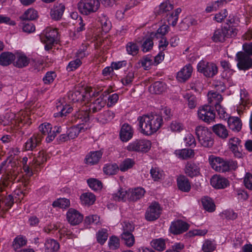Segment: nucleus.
I'll return each mask as SVG.
<instances>
[{
  "label": "nucleus",
  "instance_id": "1",
  "mask_svg": "<svg viewBox=\"0 0 252 252\" xmlns=\"http://www.w3.org/2000/svg\"><path fill=\"white\" fill-rule=\"evenodd\" d=\"M39 130L38 133H34L25 143V147L26 150H33L40 144L42 138L45 135H47L46 141L47 142L52 141L57 134L61 132L62 128L60 126L52 127L50 124L45 123L39 126Z\"/></svg>",
  "mask_w": 252,
  "mask_h": 252
},
{
  "label": "nucleus",
  "instance_id": "2",
  "mask_svg": "<svg viewBox=\"0 0 252 252\" xmlns=\"http://www.w3.org/2000/svg\"><path fill=\"white\" fill-rule=\"evenodd\" d=\"M195 133L199 142L202 146L206 148L213 146L214 144L213 134L207 127L198 126L195 128Z\"/></svg>",
  "mask_w": 252,
  "mask_h": 252
},
{
  "label": "nucleus",
  "instance_id": "3",
  "mask_svg": "<svg viewBox=\"0 0 252 252\" xmlns=\"http://www.w3.org/2000/svg\"><path fill=\"white\" fill-rule=\"evenodd\" d=\"M99 5L98 0H81L78 3L77 7L82 14L88 15L96 12Z\"/></svg>",
  "mask_w": 252,
  "mask_h": 252
},
{
  "label": "nucleus",
  "instance_id": "4",
  "mask_svg": "<svg viewBox=\"0 0 252 252\" xmlns=\"http://www.w3.org/2000/svg\"><path fill=\"white\" fill-rule=\"evenodd\" d=\"M58 32L56 29L47 28L40 35L41 41L45 44V49L47 51L52 48Z\"/></svg>",
  "mask_w": 252,
  "mask_h": 252
},
{
  "label": "nucleus",
  "instance_id": "5",
  "mask_svg": "<svg viewBox=\"0 0 252 252\" xmlns=\"http://www.w3.org/2000/svg\"><path fill=\"white\" fill-rule=\"evenodd\" d=\"M209 162L211 167L216 171L220 172H225L230 169L231 165L233 162H228L223 160L220 157L211 155L209 158Z\"/></svg>",
  "mask_w": 252,
  "mask_h": 252
},
{
  "label": "nucleus",
  "instance_id": "6",
  "mask_svg": "<svg viewBox=\"0 0 252 252\" xmlns=\"http://www.w3.org/2000/svg\"><path fill=\"white\" fill-rule=\"evenodd\" d=\"M151 142L147 139H137L129 143L127 147L129 151L146 153L151 148Z\"/></svg>",
  "mask_w": 252,
  "mask_h": 252
},
{
  "label": "nucleus",
  "instance_id": "7",
  "mask_svg": "<svg viewBox=\"0 0 252 252\" xmlns=\"http://www.w3.org/2000/svg\"><path fill=\"white\" fill-rule=\"evenodd\" d=\"M197 70L206 77H213L218 73V67L216 64L204 61H200L197 64Z\"/></svg>",
  "mask_w": 252,
  "mask_h": 252
},
{
  "label": "nucleus",
  "instance_id": "8",
  "mask_svg": "<svg viewBox=\"0 0 252 252\" xmlns=\"http://www.w3.org/2000/svg\"><path fill=\"white\" fill-rule=\"evenodd\" d=\"M198 116L199 118L204 122L210 123L215 121L216 115L211 105H205L199 107Z\"/></svg>",
  "mask_w": 252,
  "mask_h": 252
},
{
  "label": "nucleus",
  "instance_id": "9",
  "mask_svg": "<svg viewBox=\"0 0 252 252\" xmlns=\"http://www.w3.org/2000/svg\"><path fill=\"white\" fill-rule=\"evenodd\" d=\"M161 211L162 208L158 203L152 202L146 211L145 219L148 221H154L160 217Z\"/></svg>",
  "mask_w": 252,
  "mask_h": 252
},
{
  "label": "nucleus",
  "instance_id": "10",
  "mask_svg": "<svg viewBox=\"0 0 252 252\" xmlns=\"http://www.w3.org/2000/svg\"><path fill=\"white\" fill-rule=\"evenodd\" d=\"M237 66L240 70H246L252 67V60L250 56L243 52L236 55Z\"/></svg>",
  "mask_w": 252,
  "mask_h": 252
},
{
  "label": "nucleus",
  "instance_id": "11",
  "mask_svg": "<svg viewBox=\"0 0 252 252\" xmlns=\"http://www.w3.org/2000/svg\"><path fill=\"white\" fill-rule=\"evenodd\" d=\"M19 170L15 162L10 161L3 173V180L6 181H14L19 173Z\"/></svg>",
  "mask_w": 252,
  "mask_h": 252
},
{
  "label": "nucleus",
  "instance_id": "12",
  "mask_svg": "<svg viewBox=\"0 0 252 252\" xmlns=\"http://www.w3.org/2000/svg\"><path fill=\"white\" fill-rule=\"evenodd\" d=\"M92 92V91L89 90H85L83 92L79 91H70L68 93L67 96L69 100L74 102L84 101L88 100L91 96H95L94 93L91 94Z\"/></svg>",
  "mask_w": 252,
  "mask_h": 252
},
{
  "label": "nucleus",
  "instance_id": "13",
  "mask_svg": "<svg viewBox=\"0 0 252 252\" xmlns=\"http://www.w3.org/2000/svg\"><path fill=\"white\" fill-rule=\"evenodd\" d=\"M189 228V224L182 220H177L172 222L170 230L172 234L177 235L183 233Z\"/></svg>",
  "mask_w": 252,
  "mask_h": 252
},
{
  "label": "nucleus",
  "instance_id": "14",
  "mask_svg": "<svg viewBox=\"0 0 252 252\" xmlns=\"http://www.w3.org/2000/svg\"><path fill=\"white\" fill-rule=\"evenodd\" d=\"M150 127L149 135L156 132L161 126L163 119L162 116L158 115H150Z\"/></svg>",
  "mask_w": 252,
  "mask_h": 252
},
{
  "label": "nucleus",
  "instance_id": "15",
  "mask_svg": "<svg viewBox=\"0 0 252 252\" xmlns=\"http://www.w3.org/2000/svg\"><path fill=\"white\" fill-rule=\"evenodd\" d=\"M66 218L71 225H76L82 221L83 216L77 210L70 208L66 213Z\"/></svg>",
  "mask_w": 252,
  "mask_h": 252
},
{
  "label": "nucleus",
  "instance_id": "16",
  "mask_svg": "<svg viewBox=\"0 0 252 252\" xmlns=\"http://www.w3.org/2000/svg\"><path fill=\"white\" fill-rule=\"evenodd\" d=\"M128 225L129 226V228H124V231L121 235L122 240L124 241V243L128 247L132 246L135 242V239L134 236L129 232L132 231L134 230V227L131 225L130 223L126 224V227H128Z\"/></svg>",
  "mask_w": 252,
  "mask_h": 252
},
{
  "label": "nucleus",
  "instance_id": "17",
  "mask_svg": "<svg viewBox=\"0 0 252 252\" xmlns=\"http://www.w3.org/2000/svg\"><path fill=\"white\" fill-rule=\"evenodd\" d=\"M102 154L100 150L90 152L86 156L84 162L90 166L97 164L102 158Z\"/></svg>",
  "mask_w": 252,
  "mask_h": 252
},
{
  "label": "nucleus",
  "instance_id": "18",
  "mask_svg": "<svg viewBox=\"0 0 252 252\" xmlns=\"http://www.w3.org/2000/svg\"><path fill=\"white\" fill-rule=\"evenodd\" d=\"M137 121L141 133L146 135H149L150 118L149 115H144L139 116Z\"/></svg>",
  "mask_w": 252,
  "mask_h": 252
},
{
  "label": "nucleus",
  "instance_id": "19",
  "mask_svg": "<svg viewBox=\"0 0 252 252\" xmlns=\"http://www.w3.org/2000/svg\"><path fill=\"white\" fill-rule=\"evenodd\" d=\"M211 185L216 189H224L229 186L228 181L220 176L214 175L211 179Z\"/></svg>",
  "mask_w": 252,
  "mask_h": 252
},
{
  "label": "nucleus",
  "instance_id": "20",
  "mask_svg": "<svg viewBox=\"0 0 252 252\" xmlns=\"http://www.w3.org/2000/svg\"><path fill=\"white\" fill-rule=\"evenodd\" d=\"M192 72V67L190 64L186 65L177 73V78L180 82H185L191 76Z\"/></svg>",
  "mask_w": 252,
  "mask_h": 252
},
{
  "label": "nucleus",
  "instance_id": "21",
  "mask_svg": "<svg viewBox=\"0 0 252 252\" xmlns=\"http://www.w3.org/2000/svg\"><path fill=\"white\" fill-rule=\"evenodd\" d=\"M173 5L167 1L160 4L158 8L156 10L157 15H160L163 18L168 17V15L172 12Z\"/></svg>",
  "mask_w": 252,
  "mask_h": 252
},
{
  "label": "nucleus",
  "instance_id": "22",
  "mask_svg": "<svg viewBox=\"0 0 252 252\" xmlns=\"http://www.w3.org/2000/svg\"><path fill=\"white\" fill-rule=\"evenodd\" d=\"M133 131L132 127L127 124H124L120 132L121 140L123 142H127L133 136Z\"/></svg>",
  "mask_w": 252,
  "mask_h": 252
},
{
  "label": "nucleus",
  "instance_id": "23",
  "mask_svg": "<svg viewBox=\"0 0 252 252\" xmlns=\"http://www.w3.org/2000/svg\"><path fill=\"white\" fill-rule=\"evenodd\" d=\"M15 57V61L13 62V64L18 68L26 67L30 63V59L24 54L17 53Z\"/></svg>",
  "mask_w": 252,
  "mask_h": 252
},
{
  "label": "nucleus",
  "instance_id": "24",
  "mask_svg": "<svg viewBox=\"0 0 252 252\" xmlns=\"http://www.w3.org/2000/svg\"><path fill=\"white\" fill-rule=\"evenodd\" d=\"M178 189L185 192H188L191 189V185L189 179L185 176H179L177 180Z\"/></svg>",
  "mask_w": 252,
  "mask_h": 252
},
{
  "label": "nucleus",
  "instance_id": "25",
  "mask_svg": "<svg viewBox=\"0 0 252 252\" xmlns=\"http://www.w3.org/2000/svg\"><path fill=\"white\" fill-rule=\"evenodd\" d=\"M213 131L222 139H226L228 136V131L225 126L221 124H216L212 127Z\"/></svg>",
  "mask_w": 252,
  "mask_h": 252
},
{
  "label": "nucleus",
  "instance_id": "26",
  "mask_svg": "<svg viewBox=\"0 0 252 252\" xmlns=\"http://www.w3.org/2000/svg\"><path fill=\"white\" fill-rule=\"evenodd\" d=\"M106 100L101 96H99L90 105L89 111L91 113H94L100 111L105 105Z\"/></svg>",
  "mask_w": 252,
  "mask_h": 252
},
{
  "label": "nucleus",
  "instance_id": "27",
  "mask_svg": "<svg viewBox=\"0 0 252 252\" xmlns=\"http://www.w3.org/2000/svg\"><path fill=\"white\" fill-rule=\"evenodd\" d=\"M229 128L234 132H239L241 130L242 126L241 120L237 117H230L227 120Z\"/></svg>",
  "mask_w": 252,
  "mask_h": 252
},
{
  "label": "nucleus",
  "instance_id": "28",
  "mask_svg": "<svg viewBox=\"0 0 252 252\" xmlns=\"http://www.w3.org/2000/svg\"><path fill=\"white\" fill-rule=\"evenodd\" d=\"M65 6L63 4L60 3L55 5L51 10L50 15L53 19L58 20L61 18L64 11Z\"/></svg>",
  "mask_w": 252,
  "mask_h": 252
},
{
  "label": "nucleus",
  "instance_id": "29",
  "mask_svg": "<svg viewBox=\"0 0 252 252\" xmlns=\"http://www.w3.org/2000/svg\"><path fill=\"white\" fill-rule=\"evenodd\" d=\"M15 58V55L12 53L3 52L0 55V64L2 66H7L14 62Z\"/></svg>",
  "mask_w": 252,
  "mask_h": 252
},
{
  "label": "nucleus",
  "instance_id": "30",
  "mask_svg": "<svg viewBox=\"0 0 252 252\" xmlns=\"http://www.w3.org/2000/svg\"><path fill=\"white\" fill-rule=\"evenodd\" d=\"M144 193L145 190L143 188H135L131 191H128V200L130 201H136L142 198Z\"/></svg>",
  "mask_w": 252,
  "mask_h": 252
},
{
  "label": "nucleus",
  "instance_id": "31",
  "mask_svg": "<svg viewBox=\"0 0 252 252\" xmlns=\"http://www.w3.org/2000/svg\"><path fill=\"white\" fill-rule=\"evenodd\" d=\"M98 18L102 30L105 33L107 32L111 27L110 22L108 20L107 17L104 13L99 12Z\"/></svg>",
  "mask_w": 252,
  "mask_h": 252
},
{
  "label": "nucleus",
  "instance_id": "32",
  "mask_svg": "<svg viewBox=\"0 0 252 252\" xmlns=\"http://www.w3.org/2000/svg\"><path fill=\"white\" fill-rule=\"evenodd\" d=\"M199 170L198 166L192 162H188L185 169L186 174L190 177L197 176L199 174Z\"/></svg>",
  "mask_w": 252,
  "mask_h": 252
},
{
  "label": "nucleus",
  "instance_id": "33",
  "mask_svg": "<svg viewBox=\"0 0 252 252\" xmlns=\"http://www.w3.org/2000/svg\"><path fill=\"white\" fill-rule=\"evenodd\" d=\"M240 143L241 140L236 137H232L229 140V147L235 156L240 157L241 153L239 151V146H240Z\"/></svg>",
  "mask_w": 252,
  "mask_h": 252
},
{
  "label": "nucleus",
  "instance_id": "34",
  "mask_svg": "<svg viewBox=\"0 0 252 252\" xmlns=\"http://www.w3.org/2000/svg\"><path fill=\"white\" fill-rule=\"evenodd\" d=\"M208 103L212 105L216 106L222 100V97L220 94L217 92H210L208 94Z\"/></svg>",
  "mask_w": 252,
  "mask_h": 252
},
{
  "label": "nucleus",
  "instance_id": "35",
  "mask_svg": "<svg viewBox=\"0 0 252 252\" xmlns=\"http://www.w3.org/2000/svg\"><path fill=\"white\" fill-rule=\"evenodd\" d=\"M203 208L209 212H213L215 210L216 206L213 200L207 196L204 197L201 199Z\"/></svg>",
  "mask_w": 252,
  "mask_h": 252
},
{
  "label": "nucleus",
  "instance_id": "36",
  "mask_svg": "<svg viewBox=\"0 0 252 252\" xmlns=\"http://www.w3.org/2000/svg\"><path fill=\"white\" fill-rule=\"evenodd\" d=\"M45 247L46 252H55L59 250L60 245L57 241L50 239L46 240Z\"/></svg>",
  "mask_w": 252,
  "mask_h": 252
},
{
  "label": "nucleus",
  "instance_id": "37",
  "mask_svg": "<svg viewBox=\"0 0 252 252\" xmlns=\"http://www.w3.org/2000/svg\"><path fill=\"white\" fill-rule=\"evenodd\" d=\"M169 27L167 25H163L160 27L156 32H152L151 37L158 39L162 37H165L164 35L168 32Z\"/></svg>",
  "mask_w": 252,
  "mask_h": 252
},
{
  "label": "nucleus",
  "instance_id": "38",
  "mask_svg": "<svg viewBox=\"0 0 252 252\" xmlns=\"http://www.w3.org/2000/svg\"><path fill=\"white\" fill-rule=\"evenodd\" d=\"M80 199L82 204L90 206L94 203L95 196L91 192H86L81 195Z\"/></svg>",
  "mask_w": 252,
  "mask_h": 252
},
{
  "label": "nucleus",
  "instance_id": "39",
  "mask_svg": "<svg viewBox=\"0 0 252 252\" xmlns=\"http://www.w3.org/2000/svg\"><path fill=\"white\" fill-rule=\"evenodd\" d=\"M175 153L177 156L182 159L191 158L193 157L194 155V151L190 149H184L176 150L175 151Z\"/></svg>",
  "mask_w": 252,
  "mask_h": 252
},
{
  "label": "nucleus",
  "instance_id": "40",
  "mask_svg": "<svg viewBox=\"0 0 252 252\" xmlns=\"http://www.w3.org/2000/svg\"><path fill=\"white\" fill-rule=\"evenodd\" d=\"M182 10L180 8L176 9L175 12L170 13L168 17H165L169 25L174 27L177 24L178 20V15L181 13Z\"/></svg>",
  "mask_w": 252,
  "mask_h": 252
},
{
  "label": "nucleus",
  "instance_id": "41",
  "mask_svg": "<svg viewBox=\"0 0 252 252\" xmlns=\"http://www.w3.org/2000/svg\"><path fill=\"white\" fill-rule=\"evenodd\" d=\"M184 99L188 101V107L194 109L197 104V99L192 94L187 93L183 95Z\"/></svg>",
  "mask_w": 252,
  "mask_h": 252
},
{
  "label": "nucleus",
  "instance_id": "42",
  "mask_svg": "<svg viewBox=\"0 0 252 252\" xmlns=\"http://www.w3.org/2000/svg\"><path fill=\"white\" fill-rule=\"evenodd\" d=\"M221 66L223 68L224 72L222 73L223 78L228 79L230 75L233 73V70L231 69V65L230 63L225 60L220 61Z\"/></svg>",
  "mask_w": 252,
  "mask_h": 252
},
{
  "label": "nucleus",
  "instance_id": "43",
  "mask_svg": "<svg viewBox=\"0 0 252 252\" xmlns=\"http://www.w3.org/2000/svg\"><path fill=\"white\" fill-rule=\"evenodd\" d=\"M222 28L225 38L234 37L237 34V30L233 26L226 24Z\"/></svg>",
  "mask_w": 252,
  "mask_h": 252
},
{
  "label": "nucleus",
  "instance_id": "44",
  "mask_svg": "<svg viewBox=\"0 0 252 252\" xmlns=\"http://www.w3.org/2000/svg\"><path fill=\"white\" fill-rule=\"evenodd\" d=\"M151 245L153 248L158 251H163L166 248L165 240L162 238L153 240Z\"/></svg>",
  "mask_w": 252,
  "mask_h": 252
},
{
  "label": "nucleus",
  "instance_id": "45",
  "mask_svg": "<svg viewBox=\"0 0 252 252\" xmlns=\"http://www.w3.org/2000/svg\"><path fill=\"white\" fill-rule=\"evenodd\" d=\"M128 191L124 189L121 188L118 191L113 194V198L115 201H126L128 199Z\"/></svg>",
  "mask_w": 252,
  "mask_h": 252
},
{
  "label": "nucleus",
  "instance_id": "46",
  "mask_svg": "<svg viewBox=\"0 0 252 252\" xmlns=\"http://www.w3.org/2000/svg\"><path fill=\"white\" fill-rule=\"evenodd\" d=\"M37 17V12L34 9L29 8L21 17V19L24 21L33 20Z\"/></svg>",
  "mask_w": 252,
  "mask_h": 252
},
{
  "label": "nucleus",
  "instance_id": "47",
  "mask_svg": "<svg viewBox=\"0 0 252 252\" xmlns=\"http://www.w3.org/2000/svg\"><path fill=\"white\" fill-rule=\"evenodd\" d=\"M212 39L215 42H223L225 40L222 28L215 31Z\"/></svg>",
  "mask_w": 252,
  "mask_h": 252
},
{
  "label": "nucleus",
  "instance_id": "48",
  "mask_svg": "<svg viewBox=\"0 0 252 252\" xmlns=\"http://www.w3.org/2000/svg\"><path fill=\"white\" fill-rule=\"evenodd\" d=\"M90 114H91V113L89 111V109L85 110H82L77 112L75 114V117L78 120H81L80 122H79V123L86 122L89 119Z\"/></svg>",
  "mask_w": 252,
  "mask_h": 252
},
{
  "label": "nucleus",
  "instance_id": "49",
  "mask_svg": "<svg viewBox=\"0 0 252 252\" xmlns=\"http://www.w3.org/2000/svg\"><path fill=\"white\" fill-rule=\"evenodd\" d=\"M87 183L93 190L94 191L100 190L102 188L101 181L94 178H90L87 180Z\"/></svg>",
  "mask_w": 252,
  "mask_h": 252
},
{
  "label": "nucleus",
  "instance_id": "50",
  "mask_svg": "<svg viewBox=\"0 0 252 252\" xmlns=\"http://www.w3.org/2000/svg\"><path fill=\"white\" fill-rule=\"evenodd\" d=\"M135 164V161L131 158H126L120 165L119 169L123 172H125L129 169L131 168Z\"/></svg>",
  "mask_w": 252,
  "mask_h": 252
},
{
  "label": "nucleus",
  "instance_id": "51",
  "mask_svg": "<svg viewBox=\"0 0 252 252\" xmlns=\"http://www.w3.org/2000/svg\"><path fill=\"white\" fill-rule=\"evenodd\" d=\"M119 170V166L116 164H108L103 167L104 172L109 175L116 174Z\"/></svg>",
  "mask_w": 252,
  "mask_h": 252
},
{
  "label": "nucleus",
  "instance_id": "52",
  "mask_svg": "<svg viewBox=\"0 0 252 252\" xmlns=\"http://www.w3.org/2000/svg\"><path fill=\"white\" fill-rule=\"evenodd\" d=\"M127 53L133 56L136 55L139 51V47L137 44L132 42H128L126 45Z\"/></svg>",
  "mask_w": 252,
  "mask_h": 252
},
{
  "label": "nucleus",
  "instance_id": "53",
  "mask_svg": "<svg viewBox=\"0 0 252 252\" xmlns=\"http://www.w3.org/2000/svg\"><path fill=\"white\" fill-rule=\"evenodd\" d=\"M47 160L45 153L43 151L39 152L38 156L33 159V164L35 167L40 166Z\"/></svg>",
  "mask_w": 252,
  "mask_h": 252
},
{
  "label": "nucleus",
  "instance_id": "54",
  "mask_svg": "<svg viewBox=\"0 0 252 252\" xmlns=\"http://www.w3.org/2000/svg\"><path fill=\"white\" fill-rule=\"evenodd\" d=\"M115 117V113L110 111L107 110L103 112L100 115L99 119L100 121L103 123L111 121Z\"/></svg>",
  "mask_w": 252,
  "mask_h": 252
},
{
  "label": "nucleus",
  "instance_id": "55",
  "mask_svg": "<svg viewBox=\"0 0 252 252\" xmlns=\"http://www.w3.org/2000/svg\"><path fill=\"white\" fill-rule=\"evenodd\" d=\"M27 241L21 236L16 237L13 242L12 248L15 251L20 249L26 244Z\"/></svg>",
  "mask_w": 252,
  "mask_h": 252
},
{
  "label": "nucleus",
  "instance_id": "56",
  "mask_svg": "<svg viewBox=\"0 0 252 252\" xmlns=\"http://www.w3.org/2000/svg\"><path fill=\"white\" fill-rule=\"evenodd\" d=\"M153 89V93L156 94H160L164 91L165 84L160 81L155 82L152 86H151L150 89Z\"/></svg>",
  "mask_w": 252,
  "mask_h": 252
},
{
  "label": "nucleus",
  "instance_id": "57",
  "mask_svg": "<svg viewBox=\"0 0 252 252\" xmlns=\"http://www.w3.org/2000/svg\"><path fill=\"white\" fill-rule=\"evenodd\" d=\"M57 109L60 112L59 115L61 117L65 116L72 110V107L69 105H62L61 104L57 106Z\"/></svg>",
  "mask_w": 252,
  "mask_h": 252
},
{
  "label": "nucleus",
  "instance_id": "58",
  "mask_svg": "<svg viewBox=\"0 0 252 252\" xmlns=\"http://www.w3.org/2000/svg\"><path fill=\"white\" fill-rule=\"evenodd\" d=\"M69 200L64 198L58 199L53 203V206L54 207H58L61 208H67L69 207Z\"/></svg>",
  "mask_w": 252,
  "mask_h": 252
},
{
  "label": "nucleus",
  "instance_id": "59",
  "mask_svg": "<svg viewBox=\"0 0 252 252\" xmlns=\"http://www.w3.org/2000/svg\"><path fill=\"white\" fill-rule=\"evenodd\" d=\"M96 237L97 242L101 245L103 244L108 238L107 230L104 229L99 230L97 233Z\"/></svg>",
  "mask_w": 252,
  "mask_h": 252
},
{
  "label": "nucleus",
  "instance_id": "60",
  "mask_svg": "<svg viewBox=\"0 0 252 252\" xmlns=\"http://www.w3.org/2000/svg\"><path fill=\"white\" fill-rule=\"evenodd\" d=\"M154 38L151 37V34H150V37L146 39L142 46V51L143 52H146L152 49L154 44Z\"/></svg>",
  "mask_w": 252,
  "mask_h": 252
},
{
  "label": "nucleus",
  "instance_id": "61",
  "mask_svg": "<svg viewBox=\"0 0 252 252\" xmlns=\"http://www.w3.org/2000/svg\"><path fill=\"white\" fill-rule=\"evenodd\" d=\"M80 128L77 126H74L70 127L67 131L70 139H73L77 137L80 132Z\"/></svg>",
  "mask_w": 252,
  "mask_h": 252
},
{
  "label": "nucleus",
  "instance_id": "62",
  "mask_svg": "<svg viewBox=\"0 0 252 252\" xmlns=\"http://www.w3.org/2000/svg\"><path fill=\"white\" fill-rule=\"evenodd\" d=\"M216 249V245L213 242L207 240L202 246V250L204 252H212Z\"/></svg>",
  "mask_w": 252,
  "mask_h": 252
},
{
  "label": "nucleus",
  "instance_id": "63",
  "mask_svg": "<svg viewBox=\"0 0 252 252\" xmlns=\"http://www.w3.org/2000/svg\"><path fill=\"white\" fill-rule=\"evenodd\" d=\"M151 175L155 181H159L162 177V171L158 168H152L150 171Z\"/></svg>",
  "mask_w": 252,
  "mask_h": 252
},
{
  "label": "nucleus",
  "instance_id": "64",
  "mask_svg": "<svg viewBox=\"0 0 252 252\" xmlns=\"http://www.w3.org/2000/svg\"><path fill=\"white\" fill-rule=\"evenodd\" d=\"M82 64V62L80 59H76L73 61L69 62L68 65L67 66V69L69 71H71L75 70L78 67H79Z\"/></svg>",
  "mask_w": 252,
  "mask_h": 252
}]
</instances>
